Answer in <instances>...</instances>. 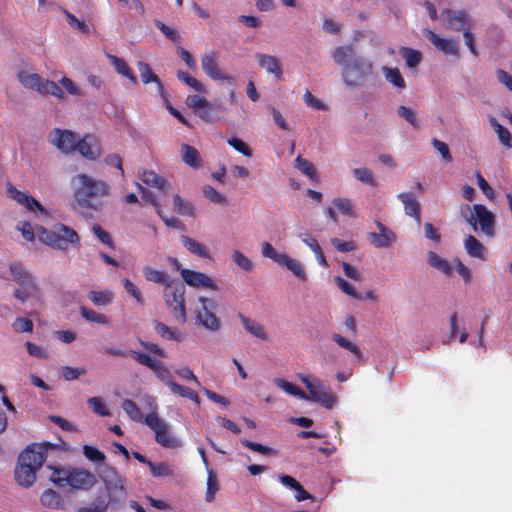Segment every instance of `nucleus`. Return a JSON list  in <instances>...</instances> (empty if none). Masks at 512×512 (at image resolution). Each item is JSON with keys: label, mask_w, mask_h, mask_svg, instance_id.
<instances>
[{"label": "nucleus", "mask_w": 512, "mask_h": 512, "mask_svg": "<svg viewBox=\"0 0 512 512\" xmlns=\"http://www.w3.org/2000/svg\"><path fill=\"white\" fill-rule=\"evenodd\" d=\"M51 443L31 444L18 457L15 480L23 487H30L36 480V472L47 458V451L53 449Z\"/></svg>", "instance_id": "f257e3e1"}, {"label": "nucleus", "mask_w": 512, "mask_h": 512, "mask_svg": "<svg viewBox=\"0 0 512 512\" xmlns=\"http://www.w3.org/2000/svg\"><path fill=\"white\" fill-rule=\"evenodd\" d=\"M73 181H77L78 184L74 190V200L77 205L85 209L100 210L103 206V198L110 194L109 185L87 174H78Z\"/></svg>", "instance_id": "f03ea898"}, {"label": "nucleus", "mask_w": 512, "mask_h": 512, "mask_svg": "<svg viewBox=\"0 0 512 512\" xmlns=\"http://www.w3.org/2000/svg\"><path fill=\"white\" fill-rule=\"evenodd\" d=\"M9 270L13 281L20 286L13 293L17 300L24 303L29 298L40 297V287L25 265L21 262H13L10 264Z\"/></svg>", "instance_id": "7ed1b4c3"}, {"label": "nucleus", "mask_w": 512, "mask_h": 512, "mask_svg": "<svg viewBox=\"0 0 512 512\" xmlns=\"http://www.w3.org/2000/svg\"><path fill=\"white\" fill-rule=\"evenodd\" d=\"M35 230L41 242L60 250H66L69 244H76L79 241L77 232L63 224L57 225L55 230H47L36 225Z\"/></svg>", "instance_id": "20e7f679"}, {"label": "nucleus", "mask_w": 512, "mask_h": 512, "mask_svg": "<svg viewBox=\"0 0 512 512\" xmlns=\"http://www.w3.org/2000/svg\"><path fill=\"white\" fill-rule=\"evenodd\" d=\"M185 292L184 283L175 280L166 284L163 290L165 304L170 309L173 318L180 324H184L187 320Z\"/></svg>", "instance_id": "39448f33"}, {"label": "nucleus", "mask_w": 512, "mask_h": 512, "mask_svg": "<svg viewBox=\"0 0 512 512\" xmlns=\"http://www.w3.org/2000/svg\"><path fill=\"white\" fill-rule=\"evenodd\" d=\"M298 378L308 390V399L326 409H332L337 403V396L317 377L298 374Z\"/></svg>", "instance_id": "423d86ee"}, {"label": "nucleus", "mask_w": 512, "mask_h": 512, "mask_svg": "<svg viewBox=\"0 0 512 512\" xmlns=\"http://www.w3.org/2000/svg\"><path fill=\"white\" fill-rule=\"evenodd\" d=\"M145 424L154 432L155 441L162 447L175 449L181 446V441L171 433L169 425L156 412L145 416Z\"/></svg>", "instance_id": "0eeeda50"}, {"label": "nucleus", "mask_w": 512, "mask_h": 512, "mask_svg": "<svg viewBox=\"0 0 512 512\" xmlns=\"http://www.w3.org/2000/svg\"><path fill=\"white\" fill-rule=\"evenodd\" d=\"M371 73L372 64L363 58H356L344 67L343 79L347 86L357 87Z\"/></svg>", "instance_id": "6e6552de"}, {"label": "nucleus", "mask_w": 512, "mask_h": 512, "mask_svg": "<svg viewBox=\"0 0 512 512\" xmlns=\"http://www.w3.org/2000/svg\"><path fill=\"white\" fill-rule=\"evenodd\" d=\"M466 221L474 231L477 230V224H479L481 231L486 236L494 235L495 216L483 204H474L473 212L466 217Z\"/></svg>", "instance_id": "1a4fd4ad"}, {"label": "nucleus", "mask_w": 512, "mask_h": 512, "mask_svg": "<svg viewBox=\"0 0 512 512\" xmlns=\"http://www.w3.org/2000/svg\"><path fill=\"white\" fill-rule=\"evenodd\" d=\"M7 191L13 200L22 205L27 211L33 213L36 218L43 222L50 218L49 212L38 200H36L31 195L16 189L12 185L8 187Z\"/></svg>", "instance_id": "9d476101"}, {"label": "nucleus", "mask_w": 512, "mask_h": 512, "mask_svg": "<svg viewBox=\"0 0 512 512\" xmlns=\"http://www.w3.org/2000/svg\"><path fill=\"white\" fill-rule=\"evenodd\" d=\"M441 15L447 22V27L453 31L459 32L473 27V21L465 10L445 9Z\"/></svg>", "instance_id": "9b49d317"}, {"label": "nucleus", "mask_w": 512, "mask_h": 512, "mask_svg": "<svg viewBox=\"0 0 512 512\" xmlns=\"http://www.w3.org/2000/svg\"><path fill=\"white\" fill-rule=\"evenodd\" d=\"M181 277L187 285L194 288H205L213 291H217L219 289L216 282L203 272L191 269H182Z\"/></svg>", "instance_id": "f8f14e48"}, {"label": "nucleus", "mask_w": 512, "mask_h": 512, "mask_svg": "<svg viewBox=\"0 0 512 512\" xmlns=\"http://www.w3.org/2000/svg\"><path fill=\"white\" fill-rule=\"evenodd\" d=\"M79 136L69 130L56 128L53 132L51 142L62 152L70 153L77 149Z\"/></svg>", "instance_id": "ddd939ff"}, {"label": "nucleus", "mask_w": 512, "mask_h": 512, "mask_svg": "<svg viewBox=\"0 0 512 512\" xmlns=\"http://www.w3.org/2000/svg\"><path fill=\"white\" fill-rule=\"evenodd\" d=\"M199 300L202 303V307L197 313V321L210 331H218L220 328V321L209 309V307L214 306L213 301L205 297H200Z\"/></svg>", "instance_id": "4468645a"}, {"label": "nucleus", "mask_w": 512, "mask_h": 512, "mask_svg": "<svg viewBox=\"0 0 512 512\" xmlns=\"http://www.w3.org/2000/svg\"><path fill=\"white\" fill-rule=\"evenodd\" d=\"M95 481V476L84 469H75L66 475V484L73 489L88 490L95 484Z\"/></svg>", "instance_id": "2eb2a0df"}, {"label": "nucleus", "mask_w": 512, "mask_h": 512, "mask_svg": "<svg viewBox=\"0 0 512 512\" xmlns=\"http://www.w3.org/2000/svg\"><path fill=\"white\" fill-rule=\"evenodd\" d=\"M80 155L88 160H97L102 154L99 140L90 134L79 138L77 149Z\"/></svg>", "instance_id": "dca6fc26"}, {"label": "nucleus", "mask_w": 512, "mask_h": 512, "mask_svg": "<svg viewBox=\"0 0 512 512\" xmlns=\"http://www.w3.org/2000/svg\"><path fill=\"white\" fill-rule=\"evenodd\" d=\"M376 226L379 232H370L367 235L370 244L375 248L390 247L397 239L396 234L380 221H376Z\"/></svg>", "instance_id": "f3484780"}, {"label": "nucleus", "mask_w": 512, "mask_h": 512, "mask_svg": "<svg viewBox=\"0 0 512 512\" xmlns=\"http://www.w3.org/2000/svg\"><path fill=\"white\" fill-rule=\"evenodd\" d=\"M424 34L439 51L446 55L459 56V45L456 40L442 38L430 29L425 30Z\"/></svg>", "instance_id": "a211bd4d"}, {"label": "nucleus", "mask_w": 512, "mask_h": 512, "mask_svg": "<svg viewBox=\"0 0 512 512\" xmlns=\"http://www.w3.org/2000/svg\"><path fill=\"white\" fill-rule=\"evenodd\" d=\"M106 490L110 493L111 498L124 499L126 496L125 488L122 483L121 477L118 473L111 469L103 478Z\"/></svg>", "instance_id": "6ab92c4d"}, {"label": "nucleus", "mask_w": 512, "mask_h": 512, "mask_svg": "<svg viewBox=\"0 0 512 512\" xmlns=\"http://www.w3.org/2000/svg\"><path fill=\"white\" fill-rule=\"evenodd\" d=\"M258 64L267 73L273 74L277 79H281L283 71L279 60L272 55L259 53L256 55Z\"/></svg>", "instance_id": "aec40b11"}, {"label": "nucleus", "mask_w": 512, "mask_h": 512, "mask_svg": "<svg viewBox=\"0 0 512 512\" xmlns=\"http://www.w3.org/2000/svg\"><path fill=\"white\" fill-rule=\"evenodd\" d=\"M398 198L404 205L405 213L411 217H413L417 224L421 223V210L419 202L416 200V198L413 196L412 193H400L398 195Z\"/></svg>", "instance_id": "412c9836"}, {"label": "nucleus", "mask_w": 512, "mask_h": 512, "mask_svg": "<svg viewBox=\"0 0 512 512\" xmlns=\"http://www.w3.org/2000/svg\"><path fill=\"white\" fill-rule=\"evenodd\" d=\"M201 64L204 72L214 80H223L226 77L222 74L221 70L218 67V64L215 59V54L213 52L206 53L202 59Z\"/></svg>", "instance_id": "4be33fe9"}, {"label": "nucleus", "mask_w": 512, "mask_h": 512, "mask_svg": "<svg viewBox=\"0 0 512 512\" xmlns=\"http://www.w3.org/2000/svg\"><path fill=\"white\" fill-rule=\"evenodd\" d=\"M138 70L140 72L141 80L144 84H148L154 82L157 86L158 93L163 96L165 91L162 82L160 79L154 74L150 65L144 61H139L137 63Z\"/></svg>", "instance_id": "5701e85b"}, {"label": "nucleus", "mask_w": 512, "mask_h": 512, "mask_svg": "<svg viewBox=\"0 0 512 512\" xmlns=\"http://www.w3.org/2000/svg\"><path fill=\"white\" fill-rule=\"evenodd\" d=\"M154 329L165 340L181 342L185 338V335L180 330L169 327L158 320L154 321Z\"/></svg>", "instance_id": "b1692460"}, {"label": "nucleus", "mask_w": 512, "mask_h": 512, "mask_svg": "<svg viewBox=\"0 0 512 512\" xmlns=\"http://www.w3.org/2000/svg\"><path fill=\"white\" fill-rule=\"evenodd\" d=\"M239 318H240L245 330L248 333H250L251 335H253L256 338L261 339V340L268 339L267 332L265 330V327L262 324H260L259 322L255 321L251 318L244 316L243 314H239Z\"/></svg>", "instance_id": "393cba45"}, {"label": "nucleus", "mask_w": 512, "mask_h": 512, "mask_svg": "<svg viewBox=\"0 0 512 512\" xmlns=\"http://www.w3.org/2000/svg\"><path fill=\"white\" fill-rule=\"evenodd\" d=\"M180 239H181L182 245L191 254H194L201 258H209V250L204 244H202V243L196 241L195 239H193L189 236H186V235H181Z\"/></svg>", "instance_id": "a878e982"}, {"label": "nucleus", "mask_w": 512, "mask_h": 512, "mask_svg": "<svg viewBox=\"0 0 512 512\" xmlns=\"http://www.w3.org/2000/svg\"><path fill=\"white\" fill-rule=\"evenodd\" d=\"M140 179L146 185L155 187L164 193L168 191L167 181L165 178L152 170L143 171V173L140 175Z\"/></svg>", "instance_id": "bb28decb"}, {"label": "nucleus", "mask_w": 512, "mask_h": 512, "mask_svg": "<svg viewBox=\"0 0 512 512\" xmlns=\"http://www.w3.org/2000/svg\"><path fill=\"white\" fill-rule=\"evenodd\" d=\"M108 58L118 74L126 77L131 83L135 85L138 83L136 75L130 69V67L128 66L127 62L124 59L114 55H109Z\"/></svg>", "instance_id": "cd10ccee"}, {"label": "nucleus", "mask_w": 512, "mask_h": 512, "mask_svg": "<svg viewBox=\"0 0 512 512\" xmlns=\"http://www.w3.org/2000/svg\"><path fill=\"white\" fill-rule=\"evenodd\" d=\"M464 246L469 256L485 260L486 248L474 236L469 235L464 241Z\"/></svg>", "instance_id": "c85d7f7f"}, {"label": "nucleus", "mask_w": 512, "mask_h": 512, "mask_svg": "<svg viewBox=\"0 0 512 512\" xmlns=\"http://www.w3.org/2000/svg\"><path fill=\"white\" fill-rule=\"evenodd\" d=\"M182 160L185 164L193 169H199L202 166V161L198 150L188 144H183L181 147Z\"/></svg>", "instance_id": "c756f323"}, {"label": "nucleus", "mask_w": 512, "mask_h": 512, "mask_svg": "<svg viewBox=\"0 0 512 512\" xmlns=\"http://www.w3.org/2000/svg\"><path fill=\"white\" fill-rule=\"evenodd\" d=\"M143 275L149 282L156 284H162L166 287V284L172 283L174 280L170 279L165 271L157 270L151 266H145L143 268Z\"/></svg>", "instance_id": "7c9ffc66"}, {"label": "nucleus", "mask_w": 512, "mask_h": 512, "mask_svg": "<svg viewBox=\"0 0 512 512\" xmlns=\"http://www.w3.org/2000/svg\"><path fill=\"white\" fill-rule=\"evenodd\" d=\"M279 265L289 269L300 280H306L305 269L299 260L291 258L289 255L285 254L282 256Z\"/></svg>", "instance_id": "2f4dec72"}, {"label": "nucleus", "mask_w": 512, "mask_h": 512, "mask_svg": "<svg viewBox=\"0 0 512 512\" xmlns=\"http://www.w3.org/2000/svg\"><path fill=\"white\" fill-rule=\"evenodd\" d=\"M427 258H428V263L430 266L439 270L446 276L451 275L452 267L446 259L440 257L438 254H436L433 251L428 252Z\"/></svg>", "instance_id": "473e14b6"}, {"label": "nucleus", "mask_w": 512, "mask_h": 512, "mask_svg": "<svg viewBox=\"0 0 512 512\" xmlns=\"http://www.w3.org/2000/svg\"><path fill=\"white\" fill-rule=\"evenodd\" d=\"M121 407L132 421L145 423V416L133 400L125 399Z\"/></svg>", "instance_id": "72a5a7b5"}, {"label": "nucleus", "mask_w": 512, "mask_h": 512, "mask_svg": "<svg viewBox=\"0 0 512 512\" xmlns=\"http://www.w3.org/2000/svg\"><path fill=\"white\" fill-rule=\"evenodd\" d=\"M274 382L278 388L282 389L286 393L299 397L300 399H308V394L293 383L282 378H276Z\"/></svg>", "instance_id": "f704fd0d"}, {"label": "nucleus", "mask_w": 512, "mask_h": 512, "mask_svg": "<svg viewBox=\"0 0 512 512\" xmlns=\"http://www.w3.org/2000/svg\"><path fill=\"white\" fill-rule=\"evenodd\" d=\"M89 300L96 306H106L109 305L114 298V294L110 290H102V291H90L88 294Z\"/></svg>", "instance_id": "c9c22d12"}, {"label": "nucleus", "mask_w": 512, "mask_h": 512, "mask_svg": "<svg viewBox=\"0 0 512 512\" xmlns=\"http://www.w3.org/2000/svg\"><path fill=\"white\" fill-rule=\"evenodd\" d=\"M490 124L498 135L500 142L508 149L512 148V135L510 131L502 126L494 117L490 119Z\"/></svg>", "instance_id": "e433bc0d"}, {"label": "nucleus", "mask_w": 512, "mask_h": 512, "mask_svg": "<svg viewBox=\"0 0 512 512\" xmlns=\"http://www.w3.org/2000/svg\"><path fill=\"white\" fill-rule=\"evenodd\" d=\"M40 502L43 506L52 509H58L62 507V499L60 495L52 489H47L42 493Z\"/></svg>", "instance_id": "4c0bfd02"}, {"label": "nucleus", "mask_w": 512, "mask_h": 512, "mask_svg": "<svg viewBox=\"0 0 512 512\" xmlns=\"http://www.w3.org/2000/svg\"><path fill=\"white\" fill-rule=\"evenodd\" d=\"M400 54L409 68L417 67L422 60V53L409 47H401Z\"/></svg>", "instance_id": "58836bf2"}, {"label": "nucleus", "mask_w": 512, "mask_h": 512, "mask_svg": "<svg viewBox=\"0 0 512 512\" xmlns=\"http://www.w3.org/2000/svg\"><path fill=\"white\" fill-rule=\"evenodd\" d=\"M354 54L352 46H340L333 52V59L337 64L346 66L354 58Z\"/></svg>", "instance_id": "ea45409f"}, {"label": "nucleus", "mask_w": 512, "mask_h": 512, "mask_svg": "<svg viewBox=\"0 0 512 512\" xmlns=\"http://www.w3.org/2000/svg\"><path fill=\"white\" fill-rule=\"evenodd\" d=\"M109 504L110 498L107 495L98 496L89 506L80 507L77 512H106Z\"/></svg>", "instance_id": "a19ab883"}, {"label": "nucleus", "mask_w": 512, "mask_h": 512, "mask_svg": "<svg viewBox=\"0 0 512 512\" xmlns=\"http://www.w3.org/2000/svg\"><path fill=\"white\" fill-rule=\"evenodd\" d=\"M80 314L88 322H93L102 325H108L110 322L109 318L105 314L98 313L84 306L80 307Z\"/></svg>", "instance_id": "79ce46f5"}, {"label": "nucleus", "mask_w": 512, "mask_h": 512, "mask_svg": "<svg viewBox=\"0 0 512 512\" xmlns=\"http://www.w3.org/2000/svg\"><path fill=\"white\" fill-rule=\"evenodd\" d=\"M169 389L173 394L180 395L181 397L187 398V399L195 402L196 404H200V397L197 394V392L188 387L182 386V385L174 382V383H171V387Z\"/></svg>", "instance_id": "37998d69"}, {"label": "nucleus", "mask_w": 512, "mask_h": 512, "mask_svg": "<svg viewBox=\"0 0 512 512\" xmlns=\"http://www.w3.org/2000/svg\"><path fill=\"white\" fill-rule=\"evenodd\" d=\"M18 80L26 88L38 91L42 78L36 73L21 71L18 73Z\"/></svg>", "instance_id": "c03bdc74"}, {"label": "nucleus", "mask_w": 512, "mask_h": 512, "mask_svg": "<svg viewBox=\"0 0 512 512\" xmlns=\"http://www.w3.org/2000/svg\"><path fill=\"white\" fill-rule=\"evenodd\" d=\"M332 340L337 343L340 347L350 351L357 359H362L363 353L360 348L353 342L347 340L340 334H333Z\"/></svg>", "instance_id": "a18cd8bd"}, {"label": "nucleus", "mask_w": 512, "mask_h": 512, "mask_svg": "<svg viewBox=\"0 0 512 512\" xmlns=\"http://www.w3.org/2000/svg\"><path fill=\"white\" fill-rule=\"evenodd\" d=\"M173 204L175 211L183 216H193L194 215V206L184 200L179 194H175L173 196Z\"/></svg>", "instance_id": "49530a36"}, {"label": "nucleus", "mask_w": 512, "mask_h": 512, "mask_svg": "<svg viewBox=\"0 0 512 512\" xmlns=\"http://www.w3.org/2000/svg\"><path fill=\"white\" fill-rule=\"evenodd\" d=\"M333 205L339 210V212L343 215H346L351 218H356V212L354 209V205L352 201L348 198H334L332 200Z\"/></svg>", "instance_id": "de8ad7c7"}, {"label": "nucleus", "mask_w": 512, "mask_h": 512, "mask_svg": "<svg viewBox=\"0 0 512 512\" xmlns=\"http://www.w3.org/2000/svg\"><path fill=\"white\" fill-rule=\"evenodd\" d=\"M38 92L41 94L53 95L59 99L64 98V93L62 89L54 81L47 79L41 80Z\"/></svg>", "instance_id": "09e8293b"}, {"label": "nucleus", "mask_w": 512, "mask_h": 512, "mask_svg": "<svg viewBox=\"0 0 512 512\" xmlns=\"http://www.w3.org/2000/svg\"><path fill=\"white\" fill-rule=\"evenodd\" d=\"M295 167L300 170L304 175L308 176L310 179H317V172L313 163L307 159L298 156L295 159Z\"/></svg>", "instance_id": "8fccbe9b"}, {"label": "nucleus", "mask_w": 512, "mask_h": 512, "mask_svg": "<svg viewBox=\"0 0 512 512\" xmlns=\"http://www.w3.org/2000/svg\"><path fill=\"white\" fill-rule=\"evenodd\" d=\"M384 74L388 82L397 87L398 89H404L406 87L405 80L403 79L398 68L384 67Z\"/></svg>", "instance_id": "3c124183"}, {"label": "nucleus", "mask_w": 512, "mask_h": 512, "mask_svg": "<svg viewBox=\"0 0 512 512\" xmlns=\"http://www.w3.org/2000/svg\"><path fill=\"white\" fill-rule=\"evenodd\" d=\"M156 377L163 383H165L169 388L171 387V383H174L172 374L169 369L164 365V363L158 361L156 366L151 369Z\"/></svg>", "instance_id": "603ef678"}, {"label": "nucleus", "mask_w": 512, "mask_h": 512, "mask_svg": "<svg viewBox=\"0 0 512 512\" xmlns=\"http://www.w3.org/2000/svg\"><path fill=\"white\" fill-rule=\"evenodd\" d=\"M122 283L126 293L133 297L139 305L143 306L145 300L140 289L128 278H123Z\"/></svg>", "instance_id": "864d4df0"}, {"label": "nucleus", "mask_w": 512, "mask_h": 512, "mask_svg": "<svg viewBox=\"0 0 512 512\" xmlns=\"http://www.w3.org/2000/svg\"><path fill=\"white\" fill-rule=\"evenodd\" d=\"M353 176L358 181L370 185L372 187L377 185V182L373 176V173L368 168H355L353 169Z\"/></svg>", "instance_id": "5fc2aeb1"}, {"label": "nucleus", "mask_w": 512, "mask_h": 512, "mask_svg": "<svg viewBox=\"0 0 512 512\" xmlns=\"http://www.w3.org/2000/svg\"><path fill=\"white\" fill-rule=\"evenodd\" d=\"M149 469L154 477H171L173 476V470L168 463L165 462H149Z\"/></svg>", "instance_id": "6e6d98bb"}, {"label": "nucleus", "mask_w": 512, "mask_h": 512, "mask_svg": "<svg viewBox=\"0 0 512 512\" xmlns=\"http://www.w3.org/2000/svg\"><path fill=\"white\" fill-rule=\"evenodd\" d=\"M219 489V484L217 480V476L213 471L208 472L207 477V490L205 495V500L207 502H212L215 499V494Z\"/></svg>", "instance_id": "4d7b16f0"}, {"label": "nucleus", "mask_w": 512, "mask_h": 512, "mask_svg": "<svg viewBox=\"0 0 512 512\" xmlns=\"http://www.w3.org/2000/svg\"><path fill=\"white\" fill-rule=\"evenodd\" d=\"M89 408L99 416H108L110 411L100 397L94 396L87 400Z\"/></svg>", "instance_id": "13d9d810"}, {"label": "nucleus", "mask_w": 512, "mask_h": 512, "mask_svg": "<svg viewBox=\"0 0 512 512\" xmlns=\"http://www.w3.org/2000/svg\"><path fill=\"white\" fill-rule=\"evenodd\" d=\"M242 445L254 452H258V453H261L263 455H277V451L274 450L273 448H270L268 446H265L263 444H260V443H256V442H253V441H250V440H247V439H243L241 441Z\"/></svg>", "instance_id": "bf43d9fd"}, {"label": "nucleus", "mask_w": 512, "mask_h": 512, "mask_svg": "<svg viewBox=\"0 0 512 512\" xmlns=\"http://www.w3.org/2000/svg\"><path fill=\"white\" fill-rule=\"evenodd\" d=\"M203 194L207 199H209L211 202H213L215 204H221V205L227 204L226 196L224 194L218 192L212 186L208 185V186L203 187Z\"/></svg>", "instance_id": "052dcab7"}, {"label": "nucleus", "mask_w": 512, "mask_h": 512, "mask_svg": "<svg viewBox=\"0 0 512 512\" xmlns=\"http://www.w3.org/2000/svg\"><path fill=\"white\" fill-rule=\"evenodd\" d=\"M129 356L139 364L144 365L150 369L154 368L158 362V360L151 358L148 354L135 350H129Z\"/></svg>", "instance_id": "680f3d73"}, {"label": "nucleus", "mask_w": 512, "mask_h": 512, "mask_svg": "<svg viewBox=\"0 0 512 512\" xmlns=\"http://www.w3.org/2000/svg\"><path fill=\"white\" fill-rule=\"evenodd\" d=\"M335 282L338 286V288L345 294L355 298V299H361V296L359 293H357L355 287L350 284L348 281H346L344 278L340 276L335 277Z\"/></svg>", "instance_id": "e2e57ef3"}, {"label": "nucleus", "mask_w": 512, "mask_h": 512, "mask_svg": "<svg viewBox=\"0 0 512 512\" xmlns=\"http://www.w3.org/2000/svg\"><path fill=\"white\" fill-rule=\"evenodd\" d=\"M188 107L193 108L196 112L199 109H210V103L199 95H189L186 99Z\"/></svg>", "instance_id": "0e129e2a"}, {"label": "nucleus", "mask_w": 512, "mask_h": 512, "mask_svg": "<svg viewBox=\"0 0 512 512\" xmlns=\"http://www.w3.org/2000/svg\"><path fill=\"white\" fill-rule=\"evenodd\" d=\"M177 78L183 81L186 85L193 88L197 92H203L204 86L201 82H199L196 78L190 76L188 73L183 71L177 72Z\"/></svg>", "instance_id": "69168bd1"}, {"label": "nucleus", "mask_w": 512, "mask_h": 512, "mask_svg": "<svg viewBox=\"0 0 512 512\" xmlns=\"http://www.w3.org/2000/svg\"><path fill=\"white\" fill-rule=\"evenodd\" d=\"M227 143L233 147L236 151L243 154L246 157H251L252 152L249 146L240 138L231 137L227 140Z\"/></svg>", "instance_id": "338daca9"}, {"label": "nucleus", "mask_w": 512, "mask_h": 512, "mask_svg": "<svg viewBox=\"0 0 512 512\" xmlns=\"http://www.w3.org/2000/svg\"><path fill=\"white\" fill-rule=\"evenodd\" d=\"M397 112L400 117L405 119L415 129L419 127V122L416 117V114L411 108L402 105L398 108Z\"/></svg>", "instance_id": "774afa93"}]
</instances>
